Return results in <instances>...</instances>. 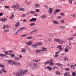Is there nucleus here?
I'll list each match as a JSON object with an SVG mask.
<instances>
[{
  "label": "nucleus",
  "instance_id": "f257e3e1",
  "mask_svg": "<svg viewBox=\"0 0 76 76\" xmlns=\"http://www.w3.org/2000/svg\"><path fill=\"white\" fill-rule=\"evenodd\" d=\"M42 44V42H37L36 44H34V45H33L32 47L33 48H36L37 47V46L41 45Z\"/></svg>",
  "mask_w": 76,
  "mask_h": 76
},
{
  "label": "nucleus",
  "instance_id": "f03ea898",
  "mask_svg": "<svg viewBox=\"0 0 76 76\" xmlns=\"http://www.w3.org/2000/svg\"><path fill=\"white\" fill-rule=\"evenodd\" d=\"M14 74L16 76H20V75L22 76V73L19 72H17L15 73H14Z\"/></svg>",
  "mask_w": 76,
  "mask_h": 76
},
{
  "label": "nucleus",
  "instance_id": "7ed1b4c3",
  "mask_svg": "<svg viewBox=\"0 0 76 76\" xmlns=\"http://www.w3.org/2000/svg\"><path fill=\"white\" fill-rule=\"evenodd\" d=\"M54 41L56 42H58V43H60V42H63V40H61L59 39H55L54 40Z\"/></svg>",
  "mask_w": 76,
  "mask_h": 76
},
{
  "label": "nucleus",
  "instance_id": "20e7f679",
  "mask_svg": "<svg viewBox=\"0 0 76 76\" xmlns=\"http://www.w3.org/2000/svg\"><path fill=\"white\" fill-rule=\"evenodd\" d=\"M7 61L8 62H9V63H10H10H12V62H13V64H16V63L15 62L11 60H8Z\"/></svg>",
  "mask_w": 76,
  "mask_h": 76
},
{
  "label": "nucleus",
  "instance_id": "39448f33",
  "mask_svg": "<svg viewBox=\"0 0 76 76\" xmlns=\"http://www.w3.org/2000/svg\"><path fill=\"white\" fill-rule=\"evenodd\" d=\"M53 9L50 8L49 11L48 12L49 13H50V14L52 13H53Z\"/></svg>",
  "mask_w": 76,
  "mask_h": 76
},
{
  "label": "nucleus",
  "instance_id": "423d86ee",
  "mask_svg": "<svg viewBox=\"0 0 76 76\" xmlns=\"http://www.w3.org/2000/svg\"><path fill=\"white\" fill-rule=\"evenodd\" d=\"M38 30H34L32 31H31V32L29 33V34L31 35V34H32L34 32H37V31Z\"/></svg>",
  "mask_w": 76,
  "mask_h": 76
},
{
  "label": "nucleus",
  "instance_id": "0eeeda50",
  "mask_svg": "<svg viewBox=\"0 0 76 76\" xmlns=\"http://www.w3.org/2000/svg\"><path fill=\"white\" fill-rule=\"evenodd\" d=\"M35 7L36 8H38L40 7V5L38 4H34Z\"/></svg>",
  "mask_w": 76,
  "mask_h": 76
},
{
  "label": "nucleus",
  "instance_id": "6e6552de",
  "mask_svg": "<svg viewBox=\"0 0 76 76\" xmlns=\"http://www.w3.org/2000/svg\"><path fill=\"white\" fill-rule=\"evenodd\" d=\"M20 23L19 22H18L15 24V26H16V27H19L20 26Z\"/></svg>",
  "mask_w": 76,
  "mask_h": 76
},
{
  "label": "nucleus",
  "instance_id": "1a4fd4ad",
  "mask_svg": "<svg viewBox=\"0 0 76 76\" xmlns=\"http://www.w3.org/2000/svg\"><path fill=\"white\" fill-rule=\"evenodd\" d=\"M37 20V18H33L30 20V22H32V21H36Z\"/></svg>",
  "mask_w": 76,
  "mask_h": 76
},
{
  "label": "nucleus",
  "instance_id": "9d476101",
  "mask_svg": "<svg viewBox=\"0 0 76 76\" xmlns=\"http://www.w3.org/2000/svg\"><path fill=\"white\" fill-rule=\"evenodd\" d=\"M7 20V19L6 18H4V19H0V20L1 22H5Z\"/></svg>",
  "mask_w": 76,
  "mask_h": 76
},
{
  "label": "nucleus",
  "instance_id": "9b49d317",
  "mask_svg": "<svg viewBox=\"0 0 76 76\" xmlns=\"http://www.w3.org/2000/svg\"><path fill=\"white\" fill-rule=\"evenodd\" d=\"M25 8H24L21 7L18 9V10L20 11H24L25 10Z\"/></svg>",
  "mask_w": 76,
  "mask_h": 76
},
{
  "label": "nucleus",
  "instance_id": "f8f14e48",
  "mask_svg": "<svg viewBox=\"0 0 76 76\" xmlns=\"http://www.w3.org/2000/svg\"><path fill=\"white\" fill-rule=\"evenodd\" d=\"M47 68L48 70H49V71H51L53 70V68L52 67L50 66H48L47 67Z\"/></svg>",
  "mask_w": 76,
  "mask_h": 76
},
{
  "label": "nucleus",
  "instance_id": "ddd939ff",
  "mask_svg": "<svg viewBox=\"0 0 76 76\" xmlns=\"http://www.w3.org/2000/svg\"><path fill=\"white\" fill-rule=\"evenodd\" d=\"M42 50H35V52L37 53H39V52H41V51H43Z\"/></svg>",
  "mask_w": 76,
  "mask_h": 76
},
{
  "label": "nucleus",
  "instance_id": "4468645a",
  "mask_svg": "<svg viewBox=\"0 0 76 76\" xmlns=\"http://www.w3.org/2000/svg\"><path fill=\"white\" fill-rule=\"evenodd\" d=\"M27 44L28 45H32V42L31 41L28 42L27 43Z\"/></svg>",
  "mask_w": 76,
  "mask_h": 76
},
{
  "label": "nucleus",
  "instance_id": "2eb2a0df",
  "mask_svg": "<svg viewBox=\"0 0 76 76\" xmlns=\"http://www.w3.org/2000/svg\"><path fill=\"white\" fill-rule=\"evenodd\" d=\"M46 17H47V15H44L42 16L41 18L42 19H44V18H45Z\"/></svg>",
  "mask_w": 76,
  "mask_h": 76
},
{
  "label": "nucleus",
  "instance_id": "dca6fc26",
  "mask_svg": "<svg viewBox=\"0 0 76 76\" xmlns=\"http://www.w3.org/2000/svg\"><path fill=\"white\" fill-rule=\"evenodd\" d=\"M4 7L5 8H6V9L9 8V9H10V7L8 6H5Z\"/></svg>",
  "mask_w": 76,
  "mask_h": 76
},
{
  "label": "nucleus",
  "instance_id": "f3484780",
  "mask_svg": "<svg viewBox=\"0 0 76 76\" xmlns=\"http://www.w3.org/2000/svg\"><path fill=\"white\" fill-rule=\"evenodd\" d=\"M2 71L3 72H4L5 73H6L7 72V71L5 70V69H2Z\"/></svg>",
  "mask_w": 76,
  "mask_h": 76
},
{
  "label": "nucleus",
  "instance_id": "a211bd4d",
  "mask_svg": "<svg viewBox=\"0 0 76 76\" xmlns=\"http://www.w3.org/2000/svg\"><path fill=\"white\" fill-rule=\"evenodd\" d=\"M55 73L56 75H60V72L58 71H56Z\"/></svg>",
  "mask_w": 76,
  "mask_h": 76
},
{
  "label": "nucleus",
  "instance_id": "6ab92c4d",
  "mask_svg": "<svg viewBox=\"0 0 76 76\" xmlns=\"http://www.w3.org/2000/svg\"><path fill=\"white\" fill-rule=\"evenodd\" d=\"M53 23L55 24H59V23L57 21H55L53 22Z\"/></svg>",
  "mask_w": 76,
  "mask_h": 76
},
{
  "label": "nucleus",
  "instance_id": "aec40b11",
  "mask_svg": "<svg viewBox=\"0 0 76 76\" xmlns=\"http://www.w3.org/2000/svg\"><path fill=\"white\" fill-rule=\"evenodd\" d=\"M42 49L43 50V51H45L47 50V48L43 47H42Z\"/></svg>",
  "mask_w": 76,
  "mask_h": 76
},
{
  "label": "nucleus",
  "instance_id": "412c9836",
  "mask_svg": "<svg viewBox=\"0 0 76 76\" xmlns=\"http://www.w3.org/2000/svg\"><path fill=\"white\" fill-rule=\"evenodd\" d=\"M41 60H37L36 59H34L33 60V61H34V62H38L39 61H40Z\"/></svg>",
  "mask_w": 76,
  "mask_h": 76
},
{
  "label": "nucleus",
  "instance_id": "4be33fe9",
  "mask_svg": "<svg viewBox=\"0 0 76 76\" xmlns=\"http://www.w3.org/2000/svg\"><path fill=\"white\" fill-rule=\"evenodd\" d=\"M33 66H34V67H36V66H38V64H37L34 63L33 64Z\"/></svg>",
  "mask_w": 76,
  "mask_h": 76
},
{
  "label": "nucleus",
  "instance_id": "5701e85b",
  "mask_svg": "<svg viewBox=\"0 0 76 76\" xmlns=\"http://www.w3.org/2000/svg\"><path fill=\"white\" fill-rule=\"evenodd\" d=\"M15 60H20V58L15 56Z\"/></svg>",
  "mask_w": 76,
  "mask_h": 76
},
{
  "label": "nucleus",
  "instance_id": "b1692460",
  "mask_svg": "<svg viewBox=\"0 0 76 76\" xmlns=\"http://www.w3.org/2000/svg\"><path fill=\"white\" fill-rule=\"evenodd\" d=\"M72 76H76V74L75 73V72H73L72 73Z\"/></svg>",
  "mask_w": 76,
  "mask_h": 76
},
{
  "label": "nucleus",
  "instance_id": "393cba45",
  "mask_svg": "<svg viewBox=\"0 0 76 76\" xmlns=\"http://www.w3.org/2000/svg\"><path fill=\"white\" fill-rule=\"evenodd\" d=\"M58 66H53V69H54L55 70L56 69H56H58Z\"/></svg>",
  "mask_w": 76,
  "mask_h": 76
},
{
  "label": "nucleus",
  "instance_id": "a878e982",
  "mask_svg": "<svg viewBox=\"0 0 76 76\" xmlns=\"http://www.w3.org/2000/svg\"><path fill=\"white\" fill-rule=\"evenodd\" d=\"M64 61H68L69 60V58H64Z\"/></svg>",
  "mask_w": 76,
  "mask_h": 76
},
{
  "label": "nucleus",
  "instance_id": "bb28decb",
  "mask_svg": "<svg viewBox=\"0 0 76 76\" xmlns=\"http://www.w3.org/2000/svg\"><path fill=\"white\" fill-rule=\"evenodd\" d=\"M4 53H5V55H8V52L7 51H5Z\"/></svg>",
  "mask_w": 76,
  "mask_h": 76
},
{
  "label": "nucleus",
  "instance_id": "cd10ccee",
  "mask_svg": "<svg viewBox=\"0 0 76 76\" xmlns=\"http://www.w3.org/2000/svg\"><path fill=\"white\" fill-rule=\"evenodd\" d=\"M50 64L51 66H54V63L53 62L50 63Z\"/></svg>",
  "mask_w": 76,
  "mask_h": 76
},
{
  "label": "nucleus",
  "instance_id": "c85d7f7f",
  "mask_svg": "<svg viewBox=\"0 0 76 76\" xmlns=\"http://www.w3.org/2000/svg\"><path fill=\"white\" fill-rule=\"evenodd\" d=\"M74 38L73 37H71L68 39H66L67 40H72V39H73Z\"/></svg>",
  "mask_w": 76,
  "mask_h": 76
},
{
  "label": "nucleus",
  "instance_id": "c756f323",
  "mask_svg": "<svg viewBox=\"0 0 76 76\" xmlns=\"http://www.w3.org/2000/svg\"><path fill=\"white\" fill-rule=\"evenodd\" d=\"M11 56L13 58V57H16V56L15 55L12 54H11Z\"/></svg>",
  "mask_w": 76,
  "mask_h": 76
},
{
  "label": "nucleus",
  "instance_id": "7c9ffc66",
  "mask_svg": "<svg viewBox=\"0 0 76 76\" xmlns=\"http://www.w3.org/2000/svg\"><path fill=\"white\" fill-rule=\"evenodd\" d=\"M15 4H16L17 8H19V4H18V3H16Z\"/></svg>",
  "mask_w": 76,
  "mask_h": 76
},
{
  "label": "nucleus",
  "instance_id": "2f4dec72",
  "mask_svg": "<svg viewBox=\"0 0 76 76\" xmlns=\"http://www.w3.org/2000/svg\"><path fill=\"white\" fill-rule=\"evenodd\" d=\"M25 51H26V50H25V49L23 48L21 52H22V53H23V52H25Z\"/></svg>",
  "mask_w": 76,
  "mask_h": 76
},
{
  "label": "nucleus",
  "instance_id": "473e14b6",
  "mask_svg": "<svg viewBox=\"0 0 76 76\" xmlns=\"http://www.w3.org/2000/svg\"><path fill=\"white\" fill-rule=\"evenodd\" d=\"M63 66V64H60L58 63V66H59V67H61Z\"/></svg>",
  "mask_w": 76,
  "mask_h": 76
},
{
  "label": "nucleus",
  "instance_id": "72a5a7b5",
  "mask_svg": "<svg viewBox=\"0 0 76 76\" xmlns=\"http://www.w3.org/2000/svg\"><path fill=\"white\" fill-rule=\"evenodd\" d=\"M64 76H69V74L67 72L65 73Z\"/></svg>",
  "mask_w": 76,
  "mask_h": 76
},
{
  "label": "nucleus",
  "instance_id": "f704fd0d",
  "mask_svg": "<svg viewBox=\"0 0 76 76\" xmlns=\"http://www.w3.org/2000/svg\"><path fill=\"white\" fill-rule=\"evenodd\" d=\"M55 12H57V13H58L60 12V10L59 9L55 10Z\"/></svg>",
  "mask_w": 76,
  "mask_h": 76
},
{
  "label": "nucleus",
  "instance_id": "c9c22d12",
  "mask_svg": "<svg viewBox=\"0 0 76 76\" xmlns=\"http://www.w3.org/2000/svg\"><path fill=\"white\" fill-rule=\"evenodd\" d=\"M23 71L22 70L20 69V72H22L23 75H25V72H24L23 71Z\"/></svg>",
  "mask_w": 76,
  "mask_h": 76
},
{
  "label": "nucleus",
  "instance_id": "e433bc0d",
  "mask_svg": "<svg viewBox=\"0 0 76 76\" xmlns=\"http://www.w3.org/2000/svg\"><path fill=\"white\" fill-rule=\"evenodd\" d=\"M48 63H49V61L45 62L44 63V64H45V65H46V64H48Z\"/></svg>",
  "mask_w": 76,
  "mask_h": 76
},
{
  "label": "nucleus",
  "instance_id": "4c0bfd02",
  "mask_svg": "<svg viewBox=\"0 0 76 76\" xmlns=\"http://www.w3.org/2000/svg\"><path fill=\"white\" fill-rule=\"evenodd\" d=\"M32 38V37L30 36V37H27V39H31V38Z\"/></svg>",
  "mask_w": 76,
  "mask_h": 76
},
{
  "label": "nucleus",
  "instance_id": "58836bf2",
  "mask_svg": "<svg viewBox=\"0 0 76 76\" xmlns=\"http://www.w3.org/2000/svg\"><path fill=\"white\" fill-rule=\"evenodd\" d=\"M25 28V27H21L19 29V30H20V31H21V30H22V29H24Z\"/></svg>",
  "mask_w": 76,
  "mask_h": 76
},
{
  "label": "nucleus",
  "instance_id": "ea45409f",
  "mask_svg": "<svg viewBox=\"0 0 76 76\" xmlns=\"http://www.w3.org/2000/svg\"><path fill=\"white\" fill-rule=\"evenodd\" d=\"M35 12V11H30L29 13L31 14H34Z\"/></svg>",
  "mask_w": 76,
  "mask_h": 76
},
{
  "label": "nucleus",
  "instance_id": "a19ab883",
  "mask_svg": "<svg viewBox=\"0 0 76 76\" xmlns=\"http://www.w3.org/2000/svg\"><path fill=\"white\" fill-rule=\"evenodd\" d=\"M68 49L67 48H66L65 49V53H67L68 52Z\"/></svg>",
  "mask_w": 76,
  "mask_h": 76
},
{
  "label": "nucleus",
  "instance_id": "79ce46f5",
  "mask_svg": "<svg viewBox=\"0 0 76 76\" xmlns=\"http://www.w3.org/2000/svg\"><path fill=\"white\" fill-rule=\"evenodd\" d=\"M8 52L10 53H12V54H13V50H11L9 51Z\"/></svg>",
  "mask_w": 76,
  "mask_h": 76
},
{
  "label": "nucleus",
  "instance_id": "37998d69",
  "mask_svg": "<svg viewBox=\"0 0 76 76\" xmlns=\"http://www.w3.org/2000/svg\"><path fill=\"white\" fill-rule=\"evenodd\" d=\"M69 3H70V4H72V2L73 1V0H69Z\"/></svg>",
  "mask_w": 76,
  "mask_h": 76
},
{
  "label": "nucleus",
  "instance_id": "c03bdc74",
  "mask_svg": "<svg viewBox=\"0 0 76 76\" xmlns=\"http://www.w3.org/2000/svg\"><path fill=\"white\" fill-rule=\"evenodd\" d=\"M61 45H60L58 46L57 47V48H59V49H60V48H61Z\"/></svg>",
  "mask_w": 76,
  "mask_h": 76
},
{
  "label": "nucleus",
  "instance_id": "a18cd8bd",
  "mask_svg": "<svg viewBox=\"0 0 76 76\" xmlns=\"http://www.w3.org/2000/svg\"><path fill=\"white\" fill-rule=\"evenodd\" d=\"M19 31H20V30H19V29L15 33V35H17V34H18V33H19Z\"/></svg>",
  "mask_w": 76,
  "mask_h": 76
},
{
  "label": "nucleus",
  "instance_id": "49530a36",
  "mask_svg": "<svg viewBox=\"0 0 76 76\" xmlns=\"http://www.w3.org/2000/svg\"><path fill=\"white\" fill-rule=\"evenodd\" d=\"M65 70L66 71H69V70H70V69L69 68H66L65 69Z\"/></svg>",
  "mask_w": 76,
  "mask_h": 76
},
{
  "label": "nucleus",
  "instance_id": "de8ad7c7",
  "mask_svg": "<svg viewBox=\"0 0 76 76\" xmlns=\"http://www.w3.org/2000/svg\"><path fill=\"white\" fill-rule=\"evenodd\" d=\"M0 67L3 68L4 67V65H1L0 64Z\"/></svg>",
  "mask_w": 76,
  "mask_h": 76
},
{
  "label": "nucleus",
  "instance_id": "09e8293b",
  "mask_svg": "<svg viewBox=\"0 0 76 76\" xmlns=\"http://www.w3.org/2000/svg\"><path fill=\"white\" fill-rule=\"evenodd\" d=\"M53 60L51 59H50L49 61H49V63H51L53 62Z\"/></svg>",
  "mask_w": 76,
  "mask_h": 76
},
{
  "label": "nucleus",
  "instance_id": "8fccbe9b",
  "mask_svg": "<svg viewBox=\"0 0 76 76\" xmlns=\"http://www.w3.org/2000/svg\"><path fill=\"white\" fill-rule=\"evenodd\" d=\"M35 11L36 12H39V10L38 9H37L35 10Z\"/></svg>",
  "mask_w": 76,
  "mask_h": 76
},
{
  "label": "nucleus",
  "instance_id": "3c124183",
  "mask_svg": "<svg viewBox=\"0 0 76 76\" xmlns=\"http://www.w3.org/2000/svg\"><path fill=\"white\" fill-rule=\"evenodd\" d=\"M35 25V23H32L30 24V26H33V25Z\"/></svg>",
  "mask_w": 76,
  "mask_h": 76
},
{
  "label": "nucleus",
  "instance_id": "603ef678",
  "mask_svg": "<svg viewBox=\"0 0 76 76\" xmlns=\"http://www.w3.org/2000/svg\"><path fill=\"white\" fill-rule=\"evenodd\" d=\"M60 28H62L63 29L64 28H65L66 27L65 26H59Z\"/></svg>",
  "mask_w": 76,
  "mask_h": 76
},
{
  "label": "nucleus",
  "instance_id": "864d4df0",
  "mask_svg": "<svg viewBox=\"0 0 76 76\" xmlns=\"http://www.w3.org/2000/svg\"><path fill=\"white\" fill-rule=\"evenodd\" d=\"M4 32H9V30H4Z\"/></svg>",
  "mask_w": 76,
  "mask_h": 76
},
{
  "label": "nucleus",
  "instance_id": "5fc2aeb1",
  "mask_svg": "<svg viewBox=\"0 0 76 76\" xmlns=\"http://www.w3.org/2000/svg\"><path fill=\"white\" fill-rule=\"evenodd\" d=\"M4 54H3V53H1L0 54V57H3V56H4Z\"/></svg>",
  "mask_w": 76,
  "mask_h": 76
},
{
  "label": "nucleus",
  "instance_id": "6e6d98bb",
  "mask_svg": "<svg viewBox=\"0 0 76 76\" xmlns=\"http://www.w3.org/2000/svg\"><path fill=\"white\" fill-rule=\"evenodd\" d=\"M7 55H6V54H4V57H5L6 58H8V56Z\"/></svg>",
  "mask_w": 76,
  "mask_h": 76
},
{
  "label": "nucleus",
  "instance_id": "4d7b16f0",
  "mask_svg": "<svg viewBox=\"0 0 76 76\" xmlns=\"http://www.w3.org/2000/svg\"><path fill=\"white\" fill-rule=\"evenodd\" d=\"M44 7H45V8H46V9H47V8H48V6L46 5H44Z\"/></svg>",
  "mask_w": 76,
  "mask_h": 76
},
{
  "label": "nucleus",
  "instance_id": "13d9d810",
  "mask_svg": "<svg viewBox=\"0 0 76 76\" xmlns=\"http://www.w3.org/2000/svg\"><path fill=\"white\" fill-rule=\"evenodd\" d=\"M3 15V14L2 13H0V16H2Z\"/></svg>",
  "mask_w": 76,
  "mask_h": 76
},
{
  "label": "nucleus",
  "instance_id": "bf43d9fd",
  "mask_svg": "<svg viewBox=\"0 0 76 76\" xmlns=\"http://www.w3.org/2000/svg\"><path fill=\"white\" fill-rule=\"evenodd\" d=\"M58 56H59L58 55H56L55 56V57H56V58L58 57Z\"/></svg>",
  "mask_w": 76,
  "mask_h": 76
},
{
  "label": "nucleus",
  "instance_id": "052dcab7",
  "mask_svg": "<svg viewBox=\"0 0 76 76\" xmlns=\"http://www.w3.org/2000/svg\"><path fill=\"white\" fill-rule=\"evenodd\" d=\"M59 50L60 51H62V50H63V48H62V47H61V48H59Z\"/></svg>",
  "mask_w": 76,
  "mask_h": 76
},
{
  "label": "nucleus",
  "instance_id": "680f3d73",
  "mask_svg": "<svg viewBox=\"0 0 76 76\" xmlns=\"http://www.w3.org/2000/svg\"><path fill=\"white\" fill-rule=\"evenodd\" d=\"M21 37H25V36H26V34H23L21 35Z\"/></svg>",
  "mask_w": 76,
  "mask_h": 76
},
{
  "label": "nucleus",
  "instance_id": "e2e57ef3",
  "mask_svg": "<svg viewBox=\"0 0 76 76\" xmlns=\"http://www.w3.org/2000/svg\"><path fill=\"white\" fill-rule=\"evenodd\" d=\"M9 25H7L6 26V28H9Z\"/></svg>",
  "mask_w": 76,
  "mask_h": 76
},
{
  "label": "nucleus",
  "instance_id": "0e129e2a",
  "mask_svg": "<svg viewBox=\"0 0 76 76\" xmlns=\"http://www.w3.org/2000/svg\"><path fill=\"white\" fill-rule=\"evenodd\" d=\"M53 15H57V13H56V12H54L53 13Z\"/></svg>",
  "mask_w": 76,
  "mask_h": 76
},
{
  "label": "nucleus",
  "instance_id": "69168bd1",
  "mask_svg": "<svg viewBox=\"0 0 76 76\" xmlns=\"http://www.w3.org/2000/svg\"><path fill=\"white\" fill-rule=\"evenodd\" d=\"M13 17H12L11 16L10 17V19H13Z\"/></svg>",
  "mask_w": 76,
  "mask_h": 76
},
{
  "label": "nucleus",
  "instance_id": "338daca9",
  "mask_svg": "<svg viewBox=\"0 0 76 76\" xmlns=\"http://www.w3.org/2000/svg\"><path fill=\"white\" fill-rule=\"evenodd\" d=\"M56 54V55H57V54H59V52H56L55 53Z\"/></svg>",
  "mask_w": 76,
  "mask_h": 76
},
{
  "label": "nucleus",
  "instance_id": "774afa93",
  "mask_svg": "<svg viewBox=\"0 0 76 76\" xmlns=\"http://www.w3.org/2000/svg\"><path fill=\"white\" fill-rule=\"evenodd\" d=\"M17 64H18V65H20V63L19 62L17 63Z\"/></svg>",
  "mask_w": 76,
  "mask_h": 76
}]
</instances>
